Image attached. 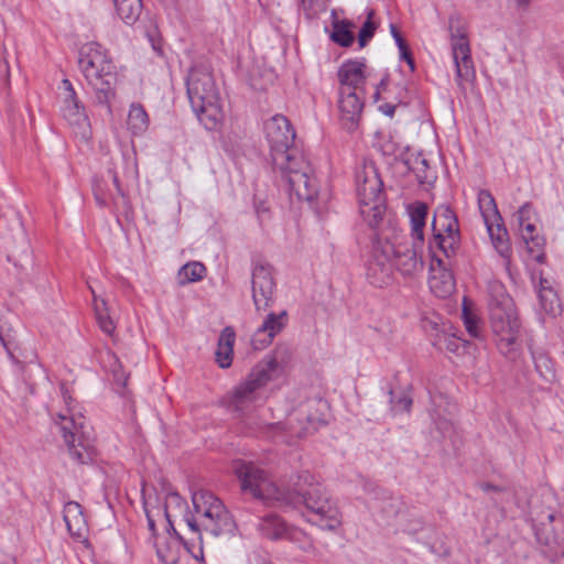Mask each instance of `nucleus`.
Segmentation results:
<instances>
[{
	"label": "nucleus",
	"mask_w": 564,
	"mask_h": 564,
	"mask_svg": "<svg viewBox=\"0 0 564 564\" xmlns=\"http://www.w3.org/2000/svg\"><path fill=\"white\" fill-rule=\"evenodd\" d=\"M489 315L499 351L514 360L519 352L520 323L512 299L500 283H492L489 291Z\"/></svg>",
	"instance_id": "obj_3"
},
{
	"label": "nucleus",
	"mask_w": 564,
	"mask_h": 564,
	"mask_svg": "<svg viewBox=\"0 0 564 564\" xmlns=\"http://www.w3.org/2000/svg\"><path fill=\"white\" fill-rule=\"evenodd\" d=\"M390 29H391V34H392L393 39L395 36L400 35L399 31L397 30V28L393 24L390 25Z\"/></svg>",
	"instance_id": "obj_57"
},
{
	"label": "nucleus",
	"mask_w": 564,
	"mask_h": 564,
	"mask_svg": "<svg viewBox=\"0 0 564 564\" xmlns=\"http://www.w3.org/2000/svg\"><path fill=\"white\" fill-rule=\"evenodd\" d=\"M423 245L417 243L416 240L412 242H400L394 245L392 258L394 259V267L403 275H414L423 270V260L420 254Z\"/></svg>",
	"instance_id": "obj_18"
},
{
	"label": "nucleus",
	"mask_w": 564,
	"mask_h": 564,
	"mask_svg": "<svg viewBox=\"0 0 564 564\" xmlns=\"http://www.w3.org/2000/svg\"><path fill=\"white\" fill-rule=\"evenodd\" d=\"M307 17L325 9V0H297Z\"/></svg>",
	"instance_id": "obj_46"
},
{
	"label": "nucleus",
	"mask_w": 564,
	"mask_h": 564,
	"mask_svg": "<svg viewBox=\"0 0 564 564\" xmlns=\"http://www.w3.org/2000/svg\"><path fill=\"white\" fill-rule=\"evenodd\" d=\"M534 215L533 207L530 203L522 205L517 213V220L519 227H523L525 223H531V218Z\"/></svg>",
	"instance_id": "obj_47"
},
{
	"label": "nucleus",
	"mask_w": 564,
	"mask_h": 564,
	"mask_svg": "<svg viewBox=\"0 0 564 564\" xmlns=\"http://www.w3.org/2000/svg\"><path fill=\"white\" fill-rule=\"evenodd\" d=\"M64 520L69 533L83 538L87 531L86 519L82 506L76 501H68L64 507Z\"/></svg>",
	"instance_id": "obj_26"
},
{
	"label": "nucleus",
	"mask_w": 564,
	"mask_h": 564,
	"mask_svg": "<svg viewBox=\"0 0 564 564\" xmlns=\"http://www.w3.org/2000/svg\"><path fill=\"white\" fill-rule=\"evenodd\" d=\"M112 182H113V185L116 186L118 194L123 196V192L121 189L120 182H119V178L116 173L112 174Z\"/></svg>",
	"instance_id": "obj_53"
},
{
	"label": "nucleus",
	"mask_w": 564,
	"mask_h": 564,
	"mask_svg": "<svg viewBox=\"0 0 564 564\" xmlns=\"http://www.w3.org/2000/svg\"><path fill=\"white\" fill-rule=\"evenodd\" d=\"M288 323V313L282 311L279 314L269 313L262 324L254 332L251 344L254 349H264L283 330Z\"/></svg>",
	"instance_id": "obj_20"
},
{
	"label": "nucleus",
	"mask_w": 564,
	"mask_h": 564,
	"mask_svg": "<svg viewBox=\"0 0 564 564\" xmlns=\"http://www.w3.org/2000/svg\"><path fill=\"white\" fill-rule=\"evenodd\" d=\"M95 196H96V200H97V203H98L100 206H105V205H106V200H105L104 198L99 197V195H98V194H95Z\"/></svg>",
	"instance_id": "obj_58"
},
{
	"label": "nucleus",
	"mask_w": 564,
	"mask_h": 564,
	"mask_svg": "<svg viewBox=\"0 0 564 564\" xmlns=\"http://www.w3.org/2000/svg\"><path fill=\"white\" fill-rule=\"evenodd\" d=\"M63 400L67 406L65 412H58L53 415V422L58 433L62 435L72 459L78 464H89L94 460L96 451L93 443L84 436L83 421L76 420L70 409L72 397L61 387Z\"/></svg>",
	"instance_id": "obj_6"
},
{
	"label": "nucleus",
	"mask_w": 564,
	"mask_h": 564,
	"mask_svg": "<svg viewBox=\"0 0 564 564\" xmlns=\"http://www.w3.org/2000/svg\"><path fill=\"white\" fill-rule=\"evenodd\" d=\"M479 488L485 491V492H501L503 491V488L501 487H498V486H495L492 484H489V482H480L479 484Z\"/></svg>",
	"instance_id": "obj_50"
},
{
	"label": "nucleus",
	"mask_w": 564,
	"mask_h": 564,
	"mask_svg": "<svg viewBox=\"0 0 564 564\" xmlns=\"http://www.w3.org/2000/svg\"><path fill=\"white\" fill-rule=\"evenodd\" d=\"M332 39L341 46H349L354 42L352 33L345 26H335Z\"/></svg>",
	"instance_id": "obj_44"
},
{
	"label": "nucleus",
	"mask_w": 564,
	"mask_h": 564,
	"mask_svg": "<svg viewBox=\"0 0 564 564\" xmlns=\"http://www.w3.org/2000/svg\"><path fill=\"white\" fill-rule=\"evenodd\" d=\"M194 514H185L188 529L200 535L206 532L212 536H231L236 523L224 503L212 492L199 490L192 495Z\"/></svg>",
	"instance_id": "obj_4"
},
{
	"label": "nucleus",
	"mask_w": 564,
	"mask_h": 564,
	"mask_svg": "<svg viewBox=\"0 0 564 564\" xmlns=\"http://www.w3.org/2000/svg\"><path fill=\"white\" fill-rule=\"evenodd\" d=\"M544 258H545V256L543 253H540L535 257L536 261H539V262H543Z\"/></svg>",
	"instance_id": "obj_59"
},
{
	"label": "nucleus",
	"mask_w": 564,
	"mask_h": 564,
	"mask_svg": "<svg viewBox=\"0 0 564 564\" xmlns=\"http://www.w3.org/2000/svg\"><path fill=\"white\" fill-rule=\"evenodd\" d=\"M381 109L383 110V112L388 116H392L394 113V106H391V105H384L381 107Z\"/></svg>",
	"instance_id": "obj_54"
},
{
	"label": "nucleus",
	"mask_w": 564,
	"mask_h": 564,
	"mask_svg": "<svg viewBox=\"0 0 564 564\" xmlns=\"http://www.w3.org/2000/svg\"><path fill=\"white\" fill-rule=\"evenodd\" d=\"M284 181L290 196H295L297 200L312 203L318 193V183L313 167L310 171L295 173Z\"/></svg>",
	"instance_id": "obj_21"
},
{
	"label": "nucleus",
	"mask_w": 564,
	"mask_h": 564,
	"mask_svg": "<svg viewBox=\"0 0 564 564\" xmlns=\"http://www.w3.org/2000/svg\"><path fill=\"white\" fill-rule=\"evenodd\" d=\"M528 0H519L520 4H527Z\"/></svg>",
	"instance_id": "obj_60"
},
{
	"label": "nucleus",
	"mask_w": 564,
	"mask_h": 564,
	"mask_svg": "<svg viewBox=\"0 0 564 564\" xmlns=\"http://www.w3.org/2000/svg\"><path fill=\"white\" fill-rule=\"evenodd\" d=\"M101 364L104 368L112 375L113 381L119 387H127L128 376L122 370V365L116 354L107 350L101 357Z\"/></svg>",
	"instance_id": "obj_33"
},
{
	"label": "nucleus",
	"mask_w": 564,
	"mask_h": 564,
	"mask_svg": "<svg viewBox=\"0 0 564 564\" xmlns=\"http://www.w3.org/2000/svg\"><path fill=\"white\" fill-rule=\"evenodd\" d=\"M409 170H411L420 184H432L436 180V172L430 165L429 160L422 154L416 153L406 160Z\"/></svg>",
	"instance_id": "obj_27"
},
{
	"label": "nucleus",
	"mask_w": 564,
	"mask_h": 564,
	"mask_svg": "<svg viewBox=\"0 0 564 564\" xmlns=\"http://www.w3.org/2000/svg\"><path fill=\"white\" fill-rule=\"evenodd\" d=\"M521 237L525 245L528 246L530 251H533L534 248H541L543 245V238H541L536 234V228L534 224L525 223L523 227H520Z\"/></svg>",
	"instance_id": "obj_41"
},
{
	"label": "nucleus",
	"mask_w": 564,
	"mask_h": 564,
	"mask_svg": "<svg viewBox=\"0 0 564 564\" xmlns=\"http://www.w3.org/2000/svg\"><path fill=\"white\" fill-rule=\"evenodd\" d=\"M448 31L452 55L456 67V82L464 89L465 85L471 83L476 76L464 21L456 14L451 15Z\"/></svg>",
	"instance_id": "obj_9"
},
{
	"label": "nucleus",
	"mask_w": 564,
	"mask_h": 564,
	"mask_svg": "<svg viewBox=\"0 0 564 564\" xmlns=\"http://www.w3.org/2000/svg\"><path fill=\"white\" fill-rule=\"evenodd\" d=\"M279 364L274 357H265L250 371L246 380L232 391L230 406L237 412L248 410L259 399V391L273 378Z\"/></svg>",
	"instance_id": "obj_8"
},
{
	"label": "nucleus",
	"mask_w": 564,
	"mask_h": 564,
	"mask_svg": "<svg viewBox=\"0 0 564 564\" xmlns=\"http://www.w3.org/2000/svg\"><path fill=\"white\" fill-rule=\"evenodd\" d=\"M327 403L323 399H308L301 403L288 417L286 424L278 422L265 426L268 433L285 434V442L304 437L311 431L326 423Z\"/></svg>",
	"instance_id": "obj_7"
},
{
	"label": "nucleus",
	"mask_w": 564,
	"mask_h": 564,
	"mask_svg": "<svg viewBox=\"0 0 564 564\" xmlns=\"http://www.w3.org/2000/svg\"><path fill=\"white\" fill-rule=\"evenodd\" d=\"M462 319L465 325L467 333L474 337L478 338L481 336L482 325L481 321L476 314V312L467 304L466 300L463 303V312Z\"/></svg>",
	"instance_id": "obj_38"
},
{
	"label": "nucleus",
	"mask_w": 564,
	"mask_h": 564,
	"mask_svg": "<svg viewBox=\"0 0 564 564\" xmlns=\"http://www.w3.org/2000/svg\"><path fill=\"white\" fill-rule=\"evenodd\" d=\"M235 340L236 334L234 328L225 327L219 335L215 351V360L223 369L229 368L232 364Z\"/></svg>",
	"instance_id": "obj_25"
},
{
	"label": "nucleus",
	"mask_w": 564,
	"mask_h": 564,
	"mask_svg": "<svg viewBox=\"0 0 564 564\" xmlns=\"http://www.w3.org/2000/svg\"><path fill=\"white\" fill-rule=\"evenodd\" d=\"M540 304L546 314L555 316L561 311L560 301L557 294L547 288V290H539Z\"/></svg>",
	"instance_id": "obj_39"
},
{
	"label": "nucleus",
	"mask_w": 564,
	"mask_h": 564,
	"mask_svg": "<svg viewBox=\"0 0 564 564\" xmlns=\"http://www.w3.org/2000/svg\"><path fill=\"white\" fill-rule=\"evenodd\" d=\"M390 402L392 404V410L394 412L410 411V408L412 405V399L408 394L402 393L400 397H398V399H395L393 392L390 391Z\"/></svg>",
	"instance_id": "obj_45"
},
{
	"label": "nucleus",
	"mask_w": 564,
	"mask_h": 564,
	"mask_svg": "<svg viewBox=\"0 0 564 564\" xmlns=\"http://www.w3.org/2000/svg\"><path fill=\"white\" fill-rule=\"evenodd\" d=\"M187 96L193 111L207 130H216L224 120L218 86L206 65H195L186 79Z\"/></svg>",
	"instance_id": "obj_2"
},
{
	"label": "nucleus",
	"mask_w": 564,
	"mask_h": 564,
	"mask_svg": "<svg viewBox=\"0 0 564 564\" xmlns=\"http://www.w3.org/2000/svg\"><path fill=\"white\" fill-rule=\"evenodd\" d=\"M338 78L341 88L349 87L356 90H362L365 83V64L359 61H348L344 63L338 70Z\"/></svg>",
	"instance_id": "obj_24"
},
{
	"label": "nucleus",
	"mask_w": 564,
	"mask_h": 564,
	"mask_svg": "<svg viewBox=\"0 0 564 564\" xmlns=\"http://www.w3.org/2000/svg\"><path fill=\"white\" fill-rule=\"evenodd\" d=\"M394 40H395V43H397V45L399 47L401 58L406 61V63L409 64L411 69H414V61L411 57V54H410L409 48H408V45H406L405 41L402 39L401 34L395 36Z\"/></svg>",
	"instance_id": "obj_48"
},
{
	"label": "nucleus",
	"mask_w": 564,
	"mask_h": 564,
	"mask_svg": "<svg viewBox=\"0 0 564 564\" xmlns=\"http://www.w3.org/2000/svg\"><path fill=\"white\" fill-rule=\"evenodd\" d=\"M435 424L443 435L448 434L453 429V423L448 419H435Z\"/></svg>",
	"instance_id": "obj_49"
},
{
	"label": "nucleus",
	"mask_w": 564,
	"mask_h": 564,
	"mask_svg": "<svg viewBox=\"0 0 564 564\" xmlns=\"http://www.w3.org/2000/svg\"><path fill=\"white\" fill-rule=\"evenodd\" d=\"M186 509V501L177 492L172 491L167 494L164 503V516L171 528H173L172 518L176 517L177 513H180L185 521V514H189Z\"/></svg>",
	"instance_id": "obj_34"
},
{
	"label": "nucleus",
	"mask_w": 564,
	"mask_h": 564,
	"mask_svg": "<svg viewBox=\"0 0 564 564\" xmlns=\"http://www.w3.org/2000/svg\"><path fill=\"white\" fill-rule=\"evenodd\" d=\"M58 91L63 118L69 123L76 134H79L83 139H88L89 119L73 84L66 78L63 79Z\"/></svg>",
	"instance_id": "obj_11"
},
{
	"label": "nucleus",
	"mask_w": 564,
	"mask_h": 564,
	"mask_svg": "<svg viewBox=\"0 0 564 564\" xmlns=\"http://www.w3.org/2000/svg\"><path fill=\"white\" fill-rule=\"evenodd\" d=\"M206 273V268L200 262H189L184 264L177 273V281L180 285L200 281Z\"/></svg>",
	"instance_id": "obj_36"
},
{
	"label": "nucleus",
	"mask_w": 564,
	"mask_h": 564,
	"mask_svg": "<svg viewBox=\"0 0 564 564\" xmlns=\"http://www.w3.org/2000/svg\"><path fill=\"white\" fill-rule=\"evenodd\" d=\"M258 528L262 535L271 540L282 539L288 533L286 523L273 513L261 518Z\"/></svg>",
	"instance_id": "obj_29"
},
{
	"label": "nucleus",
	"mask_w": 564,
	"mask_h": 564,
	"mask_svg": "<svg viewBox=\"0 0 564 564\" xmlns=\"http://www.w3.org/2000/svg\"><path fill=\"white\" fill-rule=\"evenodd\" d=\"M359 210L369 226L376 227L382 220L386 210L382 193L383 183L373 162L364 161L355 174Z\"/></svg>",
	"instance_id": "obj_5"
},
{
	"label": "nucleus",
	"mask_w": 564,
	"mask_h": 564,
	"mask_svg": "<svg viewBox=\"0 0 564 564\" xmlns=\"http://www.w3.org/2000/svg\"><path fill=\"white\" fill-rule=\"evenodd\" d=\"M534 366L539 375L546 381H552L555 378L554 362L545 351H532Z\"/></svg>",
	"instance_id": "obj_37"
},
{
	"label": "nucleus",
	"mask_w": 564,
	"mask_h": 564,
	"mask_svg": "<svg viewBox=\"0 0 564 564\" xmlns=\"http://www.w3.org/2000/svg\"><path fill=\"white\" fill-rule=\"evenodd\" d=\"M235 474L241 489L268 506L297 509L304 506L311 516L310 521L325 530H335L341 523V516L336 502L321 484H310L301 492L279 487L268 473L257 465L245 460H235Z\"/></svg>",
	"instance_id": "obj_1"
},
{
	"label": "nucleus",
	"mask_w": 564,
	"mask_h": 564,
	"mask_svg": "<svg viewBox=\"0 0 564 564\" xmlns=\"http://www.w3.org/2000/svg\"><path fill=\"white\" fill-rule=\"evenodd\" d=\"M433 240L431 249L436 247L451 261L459 247L460 236L458 220L454 212L446 206L436 209L433 219Z\"/></svg>",
	"instance_id": "obj_10"
},
{
	"label": "nucleus",
	"mask_w": 564,
	"mask_h": 564,
	"mask_svg": "<svg viewBox=\"0 0 564 564\" xmlns=\"http://www.w3.org/2000/svg\"><path fill=\"white\" fill-rule=\"evenodd\" d=\"M118 17L128 25L134 24L142 12L141 0H113Z\"/></svg>",
	"instance_id": "obj_30"
},
{
	"label": "nucleus",
	"mask_w": 564,
	"mask_h": 564,
	"mask_svg": "<svg viewBox=\"0 0 564 564\" xmlns=\"http://www.w3.org/2000/svg\"><path fill=\"white\" fill-rule=\"evenodd\" d=\"M95 79H86L87 84L95 91V99L98 105L106 106L110 112V102L116 96V86L118 82L117 70L113 69V79L108 80L106 72L95 69Z\"/></svg>",
	"instance_id": "obj_23"
},
{
	"label": "nucleus",
	"mask_w": 564,
	"mask_h": 564,
	"mask_svg": "<svg viewBox=\"0 0 564 564\" xmlns=\"http://www.w3.org/2000/svg\"><path fill=\"white\" fill-rule=\"evenodd\" d=\"M435 345L438 347V349H445L447 351L457 354L460 348L465 347V340L456 337L455 335L444 333L438 335Z\"/></svg>",
	"instance_id": "obj_42"
},
{
	"label": "nucleus",
	"mask_w": 564,
	"mask_h": 564,
	"mask_svg": "<svg viewBox=\"0 0 564 564\" xmlns=\"http://www.w3.org/2000/svg\"><path fill=\"white\" fill-rule=\"evenodd\" d=\"M487 231L490 236V239L494 243L495 249L502 258H509L510 256V243L507 236L498 235L494 236L492 232H495V221H491V224H486Z\"/></svg>",
	"instance_id": "obj_40"
},
{
	"label": "nucleus",
	"mask_w": 564,
	"mask_h": 564,
	"mask_svg": "<svg viewBox=\"0 0 564 564\" xmlns=\"http://www.w3.org/2000/svg\"><path fill=\"white\" fill-rule=\"evenodd\" d=\"M93 297H94V312L96 316V322L99 326V328L107 334L108 336H112L116 330V324L113 319L110 316L109 307L107 305V302L97 296L94 289L89 286Z\"/></svg>",
	"instance_id": "obj_28"
},
{
	"label": "nucleus",
	"mask_w": 564,
	"mask_h": 564,
	"mask_svg": "<svg viewBox=\"0 0 564 564\" xmlns=\"http://www.w3.org/2000/svg\"><path fill=\"white\" fill-rule=\"evenodd\" d=\"M158 555L164 564H178V558L174 555L166 556L161 550H158Z\"/></svg>",
	"instance_id": "obj_51"
},
{
	"label": "nucleus",
	"mask_w": 564,
	"mask_h": 564,
	"mask_svg": "<svg viewBox=\"0 0 564 564\" xmlns=\"http://www.w3.org/2000/svg\"><path fill=\"white\" fill-rule=\"evenodd\" d=\"M494 236L502 235L507 236V229L501 224V220L495 221V232H492Z\"/></svg>",
	"instance_id": "obj_52"
},
{
	"label": "nucleus",
	"mask_w": 564,
	"mask_h": 564,
	"mask_svg": "<svg viewBox=\"0 0 564 564\" xmlns=\"http://www.w3.org/2000/svg\"><path fill=\"white\" fill-rule=\"evenodd\" d=\"M128 129L134 135L144 133L149 128V117L140 104H132L127 119Z\"/></svg>",
	"instance_id": "obj_31"
},
{
	"label": "nucleus",
	"mask_w": 564,
	"mask_h": 564,
	"mask_svg": "<svg viewBox=\"0 0 564 564\" xmlns=\"http://www.w3.org/2000/svg\"><path fill=\"white\" fill-rule=\"evenodd\" d=\"M265 140L269 144L270 156L293 148L295 131L289 119L282 115L271 117L264 123Z\"/></svg>",
	"instance_id": "obj_15"
},
{
	"label": "nucleus",
	"mask_w": 564,
	"mask_h": 564,
	"mask_svg": "<svg viewBox=\"0 0 564 564\" xmlns=\"http://www.w3.org/2000/svg\"><path fill=\"white\" fill-rule=\"evenodd\" d=\"M252 300L257 312H265L274 302L275 281L272 267L257 263L252 270Z\"/></svg>",
	"instance_id": "obj_14"
},
{
	"label": "nucleus",
	"mask_w": 564,
	"mask_h": 564,
	"mask_svg": "<svg viewBox=\"0 0 564 564\" xmlns=\"http://www.w3.org/2000/svg\"><path fill=\"white\" fill-rule=\"evenodd\" d=\"M364 91L349 87L340 88L338 107L343 126L351 131L356 128L364 109Z\"/></svg>",
	"instance_id": "obj_19"
},
{
	"label": "nucleus",
	"mask_w": 564,
	"mask_h": 564,
	"mask_svg": "<svg viewBox=\"0 0 564 564\" xmlns=\"http://www.w3.org/2000/svg\"><path fill=\"white\" fill-rule=\"evenodd\" d=\"M547 288H551L549 281L546 279L540 280V289L539 290H547Z\"/></svg>",
	"instance_id": "obj_56"
},
{
	"label": "nucleus",
	"mask_w": 564,
	"mask_h": 564,
	"mask_svg": "<svg viewBox=\"0 0 564 564\" xmlns=\"http://www.w3.org/2000/svg\"><path fill=\"white\" fill-rule=\"evenodd\" d=\"M536 536L541 543L547 546L553 560L564 556V519L550 513L547 521L542 522Z\"/></svg>",
	"instance_id": "obj_17"
},
{
	"label": "nucleus",
	"mask_w": 564,
	"mask_h": 564,
	"mask_svg": "<svg viewBox=\"0 0 564 564\" xmlns=\"http://www.w3.org/2000/svg\"><path fill=\"white\" fill-rule=\"evenodd\" d=\"M393 250L394 245L389 241L378 240L373 243L366 272L367 279L372 285L382 288L391 282Z\"/></svg>",
	"instance_id": "obj_12"
},
{
	"label": "nucleus",
	"mask_w": 564,
	"mask_h": 564,
	"mask_svg": "<svg viewBox=\"0 0 564 564\" xmlns=\"http://www.w3.org/2000/svg\"><path fill=\"white\" fill-rule=\"evenodd\" d=\"M273 166L280 171L283 180L294 175L295 173L310 171L311 163L305 155L295 147L285 152H280L271 158Z\"/></svg>",
	"instance_id": "obj_22"
},
{
	"label": "nucleus",
	"mask_w": 564,
	"mask_h": 564,
	"mask_svg": "<svg viewBox=\"0 0 564 564\" xmlns=\"http://www.w3.org/2000/svg\"><path fill=\"white\" fill-rule=\"evenodd\" d=\"M426 215L427 207L424 204H417L410 210L412 239L416 240L420 245H423L424 242L423 229L425 226Z\"/></svg>",
	"instance_id": "obj_32"
},
{
	"label": "nucleus",
	"mask_w": 564,
	"mask_h": 564,
	"mask_svg": "<svg viewBox=\"0 0 564 564\" xmlns=\"http://www.w3.org/2000/svg\"><path fill=\"white\" fill-rule=\"evenodd\" d=\"M373 15V10H370L367 14V21L364 23L359 32L358 42L361 47H364L375 34L376 24L372 22Z\"/></svg>",
	"instance_id": "obj_43"
},
{
	"label": "nucleus",
	"mask_w": 564,
	"mask_h": 564,
	"mask_svg": "<svg viewBox=\"0 0 564 564\" xmlns=\"http://www.w3.org/2000/svg\"><path fill=\"white\" fill-rule=\"evenodd\" d=\"M78 65L85 79H95V69L106 72L108 80L113 79L116 66L107 51L96 42H88L79 50Z\"/></svg>",
	"instance_id": "obj_13"
},
{
	"label": "nucleus",
	"mask_w": 564,
	"mask_h": 564,
	"mask_svg": "<svg viewBox=\"0 0 564 564\" xmlns=\"http://www.w3.org/2000/svg\"><path fill=\"white\" fill-rule=\"evenodd\" d=\"M429 285L437 296L445 299L454 293L456 282L452 272V261H444L443 258L433 252L430 265Z\"/></svg>",
	"instance_id": "obj_16"
},
{
	"label": "nucleus",
	"mask_w": 564,
	"mask_h": 564,
	"mask_svg": "<svg viewBox=\"0 0 564 564\" xmlns=\"http://www.w3.org/2000/svg\"><path fill=\"white\" fill-rule=\"evenodd\" d=\"M478 206L485 225L501 220L495 198L488 191L481 189L478 193Z\"/></svg>",
	"instance_id": "obj_35"
},
{
	"label": "nucleus",
	"mask_w": 564,
	"mask_h": 564,
	"mask_svg": "<svg viewBox=\"0 0 564 564\" xmlns=\"http://www.w3.org/2000/svg\"><path fill=\"white\" fill-rule=\"evenodd\" d=\"M147 506H148V501L144 499V508H147ZM145 512H147V517H148V521H149V527H150L151 530H153L154 529V521L151 519L148 509H145Z\"/></svg>",
	"instance_id": "obj_55"
}]
</instances>
